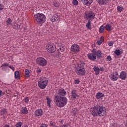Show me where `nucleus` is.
I'll return each mask as SVG.
<instances>
[{"mask_svg": "<svg viewBox=\"0 0 127 127\" xmlns=\"http://www.w3.org/2000/svg\"><path fill=\"white\" fill-rule=\"evenodd\" d=\"M81 1L84 4H85V5L89 6V5L92 4L94 0H81Z\"/></svg>", "mask_w": 127, "mask_h": 127, "instance_id": "16", "label": "nucleus"}, {"mask_svg": "<svg viewBox=\"0 0 127 127\" xmlns=\"http://www.w3.org/2000/svg\"><path fill=\"white\" fill-rule=\"evenodd\" d=\"M29 74H30V71L28 70V69H26L25 70V75L26 78H28L29 77Z\"/></svg>", "mask_w": 127, "mask_h": 127, "instance_id": "27", "label": "nucleus"}, {"mask_svg": "<svg viewBox=\"0 0 127 127\" xmlns=\"http://www.w3.org/2000/svg\"><path fill=\"white\" fill-rule=\"evenodd\" d=\"M3 8H4V5H3V4L0 3V11L2 10Z\"/></svg>", "mask_w": 127, "mask_h": 127, "instance_id": "42", "label": "nucleus"}, {"mask_svg": "<svg viewBox=\"0 0 127 127\" xmlns=\"http://www.w3.org/2000/svg\"><path fill=\"white\" fill-rule=\"evenodd\" d=\"M105 28L107 31H111L114 29V28L112 27V26L110 24L106 25Z\"/></svg>", "mask_w": 127, "mask_h": 127, "instance_id": "24", "label": "nucleus"}, {"mask_svg": "<svg viewBox=\"0 0 127 127\" xmlns=\"http://www.w3.org/2000/svg\"><path fill=\"white\" fill-rule=\"evenodd\" d=\"M61 122H62V121Z\"/></svg>", "mask_w": 127, "mask_h": 127, "instance_id": "55", "label": "nucleus"}, {"mask_svg": "<svg viewBox=\"0 0 127 127\" xmlns=\"http://www.w3.org/2000/svg\"><path fill=\"white\" fill-rule=\"evenodd\" d=\"M60 19V16L57 15H54L51 16L50 20L52 22H55V21H58Z\"/></svg>", "mask_w": 127, "mask_h": 127, "instance_id": "13", "label": "nucleus"}, {"mask_svg": "<svg viewBox=\"0 0 127 127\" xmlns=\"http://www.w3.org/2000/svg\"><path fill=\"white\" fill-rule=\"evenodd\" d=\"M9 66V64L4 63L1 65V67H2V69L4 68V67H8Z\"/></svg>", "mask_w": 127, "mask_h": 127, "instance_id": "36", "label": "nucleus"}, {"mask_svg": "<svg viewBox=\"0 0 127 127\" xmlns=\"http://www.w3.org/2000/svg\"><path fill=\"white\" fill-rule=\"evenodd\" d=\"M99 40H102V41H104V37L102 36L100 37V39Z\"/></svg>", "mask_w": 127, "mask_h": 127, "instance_id": "52", "label": "nucleus"}, {"mask_svg": "<svg viewBox=\"0 0 127 127\" xmlns=\"http://www.w3.org/2000/svg\"><path fill=\"white\" fill-rule=\"evenodd\" d=\"M109 77L112 81H118V79L120 78V75L118 71H114L113 73L110 75Z\"/></svg>", "mask_w": 127, "mask_h": 127, "instance_id": "8", "label": "nucleus"}, {"mask_svg": "<svg viewBox=\"0 0 127 127\" xmlns=\"http://www.w3.org/2000/svg\"><path fill=\"white\" fill-rule=\"evenodd\" d=\"M54 5L56 7H59V5H60V3H59L58 2H56V3H54Z\"/></svg>", "mask_w": 127, "mask_h": 127, "instance_id": "43", "label": "nucleus"}, {"mask_svg": "<svg viewBox=\"0 0 127 127\" xmlns=\"http://www.w3.org/2000/svg\"><path fill=\"white\" fill-rule=\"evenodd\" d=\"M90 112L93 117H104L107 114V109L104 106H94L90 109Z\"/></svg>", "mask_w": 127, "mask_h": 127, "instance_id": "1", "label": "nucleus"}, {"mask_svg": "<svg viewBox=\"0 0 127 127\" xmlns=\"http://www.w3.org/2000/svg\"><path fill=\"white\" fill-rule=\"evenodd\" d=\"M43 115V111L41 109H37L35 112V116L36 117H41Z\"/></svg>", "mask_w": 127, "mask_h": 127, "instance_id": "14", "label": "nucleus"}, {"mask_svg": "<svg viewBox=\"0 0 127 127\" xmlns=\"http://www.w3.org/2000/svg\"><path fill=\"white\" fill-rule=\"evenodd\" d=\"M86 26L88 29H92V27H91V21L90 20H88Z\"/></svg>", "mask_w": 127, "mask_h": 127, "instance_id": "28", "label": "nucleus"}, {"mask_svg": "<svg viewBox=\"0 0 127 127\" xmlns=\"http://www.w3.org/2000/svg\"><path fill=\"white\" fill-rule=\"evenodd\" d=\"M105 27L104 25H101L99 28V32L100 33H103L105 30Z\"/></svg>", "mask_w": 127, "mask_h": 127, "instance_id": "29", "label": "nucleus"}, {"mask_svg": "<svg viewBox=\"0 0 127 127\" xmlns=\"http://www.w3.org/2000/svg\"><path fill=\"white\" fill-rule=\"evenodd\" d=\"M35 19L37 21V24L40 25H42L43 23H44L46 21V17L43 13H38L34 15Z\"/></svg>", "mask_w": 127, "mask_h": 127, "instance_id": "4", "label": "nucleus"}, {"mask_svg": "<svg viewBox=\"0 0 127 127\" xmlns=\"http://www.w3.org/2000/svg\"><path fill=\"white\" fill-rule=\"evenodd\" d=\"M36 62L39 66H46L47 61L44 58L39 57L36 60Z\"/></svg>", "mask_w": 127, "mask_h": 127, "instance_id": "6", "label": "nucleus"}, {"mask_svg": "<svg viewBox=\"0 0 127 127\" xmlns=\"http://www.w3.org/2000/svg\"><path fill=\"white\" fill-rule=\"evenodd\" d=\"M75 71L77 75L79 76H84L86 74L85 69V64L84 63H79L75 67Z\"/></svg>", "mask_w": 127, "mask_h": 127, "instance_id": "3", "label": "nucleus"}, {"mask_svg": "<svg viewBox=\"0 0 127 127\" xmlns=\"http://www.w3.org/2000/svg\"><path fill=\"white\" fill-rule=\"evenodd\" d=\"M22 126V123H21V122H19L16 124L15 127H21Z\"/></svg>", "mask_w": 127, "mask_h": 127, "instance_id": "35", "label": "nucleus"}, {"mask_svg": "<svg viewBox=\"0 0 127 127\" xmlns=\"http://www.w3.org/2000/svg\"><path fill=\"white\" fill-rule=\"evenodd\" d=\"M95 49H93L92 53H89L87 54V57L91 61H95L97 59V56L96 54H95Z\"/></svg>", "mask_w": 127, "mask_h": 127, "instance_id": "9", "label": "nucleus"}, {"mask_svg": "<svg viewBox=\"0 0 127 127\" xmlns=\"http://www.w3.org/2000/svg\"><path fill=\"white\" fill-rule=\"evenodd\" d=\"M106 61H112V57H111V56H108L107 57Z\"/></svg>", "mask_w": 127, "mask_h": 127, "instance_id": "40", "label": "nucleus"}, {"mask_svg": "<svg viewBox=\"0 0 127 127\" xmlns=\"http://www.w3.org/2000/svg\"><path fill=\"white\" fill-rule=\"evenodd\" d=\"M100 5H105L109 2V0H96Z\"/></svg>", "mask_w": 127, "mask_h": 127, "instance_id": "18", "label": "nucleus"}, {"mask_svg": "<svg viewBox=\"0 0 127 127\" xmlns=\"http://www.w3.org/2000/svg\"><path fill=\"white\" fill-rule=\"evenodd\" d=\"M95 54L98 59L102 57V51L100 50H98L96 52V49H95Z\"/></svg>", "mask_w": 127, "mask_h": 127, "instance_id": "20", "label": "nucleus"}, {"mask_svg": "<svg viewBox=\"0 0 127 127\" xmlns=\"http://www.w3.org/2000/svg\"><path fill=\"white\" fill-rule=\"evenodd\" d=\"M59 95L60 96H65L66 95V91L63 89H61L59 90Z\"/></svg>", "mask_w": 127, "mask_h": 127, "instance_id": "22", "label": "nucleus"}, {"mask_svg": "<svg viewBox=\"0 0 127 127\" xmlns=\"http://www.w3.org/2000/svg\"><path fill=\"white\" fill-rule=\"evenodd\" d=\"M3 127H10L9 126V125L6 124L3 126Z\"/></svg>", "mask_w": 127, "mask_h": 127, "instance_id": "53", "label": "nucleus"}, {"mask_svg": "<svg viewBox=\"0 0 127 127\" xmlns=\"http://www.w3.org/2000/svg\"><path fill=\"white\" fill-rule=\"evenodd\" d=\"M46 50L49 53L55 52V45L53 44H48L46 46Z\"/></svg>", "mask_w": 127, "mask_h": 127, "instance_id": "7", "label": "nucleus"}, {"mask_svg": "<svg viewBox=\"0 0 127 127\" xmlns=\"http://www.w3.org/2000/svg\"><path fill=\"white\" fill-rule=\"evenodd\" d=\"M20 113L26 115L27 114H28V110H27V108H26V107H23L21 109Z\"/></svg>", "mask_w": 127, "mask_h": 127, "instance_id": "19", "label": "nucleus"}, {"mask_svg": "<svg viewBox=\"0 0 127 127\" xmlns=\"http://www.w3.org/2000/svg\"><path fill=\"white\" fill-rule=\"evenodd\" d=\"M7 114V111L5 109H3L1 110V115H6Z\"/></svg>", "mask_w": 127, "mask_h": 127, "instance_id": "32", "label": "nucleus"}, {"mask_svg": "<svg viewBox=\"0 0 127 127\" xmlns=\"http://www.w3.org/2000/svg\"><path fill=\"white\" fill-rule=\"evenodd\" d=\"M14 77L15 79H19V71H16L14 72Z\"/></svg>", "mask_w": 127, "mask_h": 127, "instance_id": "30", "label": "nucleus"}, {"mask_svg": "<svg viewBox=\"0 0 127 127\" xmlns=\"http://www.w3.org/2000/svg\"><path fill=\"white\" fill-rule=\"evenodd\" d=\"M54 102L57 107H58L59 108H63L64 107H65V105H67L68 99H67L66 97L56 95L54 97Z\"/></svg>", "mask_w": 127, "mask_h": 127, "instance_id": "2", "label": "nucleus"}, {"mask_svg": "<svg viewBox=\"0 0 127 127\" xmlns=\"http://www.w3.org/2000/svg\"><path fill=\"white\" fill-rule=\"evenodd\" d=\"M60 127H68V126L66 125H63L61 126Z\"/></svg>", "mask_w": 127, "mask_h": 127, "instance_id": "50", "label": "nucleus"}, {"mask_svg": "<svg viewBox=\"0 0 127 127\" xmlns=\"http://www.w3.org/2000/svg\"><path fill=\"white\" fill-rule=\"evenodd\" d=\"M103 97H105V95L101 92H98L96 94L97 99H101V98H103Z\"/></svg>", "mask_w": 127, "mask_h": 127, "instance_id": "25", "label": "nucleus"}, {"mask_svg": "<svg viewBox=\"0 0 127 127\" xmlns=\"http://www.w3.org/2000/svg\"><path fill=\"white\" fill-rule=\"evenodd\" d=\"M74 83L75 84H76V85H78V84H79L80 83V81L78 79L77 80H74Z\"/></svg>", "mask_w": 127, "mask_h": 127, "instance_id": "47", "label": "nucleus"}, {"mask_svg": "<svg viewBox=\"0 0 127 127\" xmlns=\"http://www.w3.org/2000/svg\"><path fill=\"white\" fill-rule=\"evenodd\" d=\"M93 70L94 72H95L96 75H99L100 73V68L98 66H94Z\"/></svg>", "mask_w": 127, "mask_h": 127, "instance_id": "23", "label": "nucleus"}, {"mask_svg": "<svg viewBox=\"0 0 127 127\" xmlns=\"http://www.w3.org/2000/svg\"><path fill=\"white\" fill-rule=\"evenodd\" d=\"M119 78L121 80H126L127 79V72L125 71H121L119 75Z\"/></svg>", "mask_w": 127, "mask_h": 127, "instance_id": "15", "label": "nucleus"}, {"mask_svg": "<svg viewBox=\"0 0 127 127\" xmlns=\"http://www.w3.org/2000/svg\"><path fill=\"white\" fill-rule=\"evenodd\" d=\"M11 22H12V21L10 18H8L6 21L7 25H10V24H11Z\"/></svg>", "mask_w": 127, "mask_h": 127, "instance_id": "33", "label": "nucleus"}, {"mask_svg": "<svg viewBox=\"0 0 127 127\" xmlns=\"http://www.w3.org/2000/svg\"><path fill=\"white\" fill-rule=\"evenodd\" d=\"M108 45L109 46H113V45H114V42L111 41L108 42Z\"/></svg>", "mask_w": 127, "mask_h": 127, "instance_id": "44", "label": "nucleus"}, {"mask_svg": "<svg viewBox=\"0 0 127 127\" xmlns=\"http://www.w3.org/2000/svg\"><path fill=\"white\" fill-rule=\"evenodd\" d=\"M21 27H22V24L19 22L14 23V28L15 29H20Z\"/></svg>", "mask_w": 127, "mask_h": 127, "instance_id": "21", "label": "nucleus"}, {"mask_svg": "<svg viewBox=\"0 0 127 127\" xmlns=\"http://www.w3.org/2000/svg\"><path fill=\"white\" fill-rule=\"evenodd\" d=\"M78 3H79V2H78V0H72V4H73V5H77Z\"/></svg>", "mask_w": 127, "mask_h": 127, "instance_id": "37", "label": "nucleus"}, {"mask_svg": "<svg viewBox=\"0 0 127 127\" xmlns=\"http://www.w3.org/2000/svg\"><path fill=\"white\" fill-rule=\"evenodd\" d=\"M124 8L123 7V6L121 5V6H117V10L118 11H119V12H122V11H123V10H124Z\"/></svg>", "mask_w": 127, "mask_h": 127, "instance_id": "31", "label": "nucleus"}, {"mask_svg": "<svg viewBox=\"0 0 127 127\" xmlns=\"http://www.w3.org/2000/svg\"><path fill=\"white\" fill-rule=\"evenodd\" d=\"M104 41H103V40H98V41H97V42H96V43H97V44L98 45H101V44H102V43H103V42Z\"/></svg>", "mask_w": 127, "mask_h": 127, "instance_id": "38", "label": "nucleus"}, {"mask_svg": "<svg viewBox=\"0 0 127 127\" xmlns=\"http://www.w3.org/2000/svg\"><path fill=\"white\" fill-rule=\"evenodd\" d=\"M50 127H56L55 125H54V124L53 123H50Z\"/></svg>", "mask_w": 127, "mask_h": 127, "instance_id": "49", "label": "nucleus"}, {"mask_svg": "<svg viewBox=\"0 0 127 127\" xmlns=\"http://www.w3.org/2000/svg\"><path fill=\"white\" fill-rule=\"evenodd\" d=\"M37 74H40L41 73V69L39 68H38L36 71Z\"/></svg>", "mask_w": 127, "mask_h": 127, "instance_id": "45", "label": "nucleus"}, {"mask_svg": "<svg viewBox=\"0 0 127 127\" xmlns=\"http://www.w3.org/2000/svg\"><path fill=\"white\" fill-rule=\"evenodd\" d=\"M79 110L76 108H73L70 111V114L72 116H77Z\"/></svg>", "mask_w": 127, "mask_h": 127, "instance_id": "17", "label": "nucleus"}, {"mask_svg": "<svg viewBox=\"0 0 127 127\" xmlns=\"http://www.w3.org/2000/svg\"><path fill=\"white\" fill-rule=\"evenodd\" d=\"M8 67H9V68H10V69H11V70H12V71H14V70H15L14 67H13V66H11V65H9Z\"/></svg>", "mask_w": 127, "mask_h": 127, "instance_id": "48", "label": "nucleus"}, {"mask_svg": "<svg viewBox=\"0 0 127 127\" xmlns=\"http://www.w3.org/2000/svg\"><path fill=\"white\" fill-rule=\"evenodd\" d=\"M115 126H116V127H124L123 125L115 124Z\"/></svg>", "mask_w": 127, "mask_h": 127, "instance_id": "46", "label": "nucleus"}, {"mask_svg": "<svg viewBox=\"0 0 127 127\" xmlns=\"http://www.w3.org/2000/svg\"><path fill=\"white\" fill-rule=\"evenodd\" d=\"M48 85V80L46 78H41L38 82V86L40 89L43 90Z\"/></svg>", "mask_w": 127, "mask_h": 127, "instance_id": "5", "label": "nucleus"}, {"mask_svg": "<svg viewBox=\"0 0 127 127\" xmlns=\"http://www.w3.org/2000/svg\"><path fill=\"white\" fill-rule=\"evenodd\" d=\"M23 101H24L25 103H28L29 102V99H28V97H26L24 98Z\"/></svg>", "mask_w": 127, "mask_h": 127, "instance_id": "41", "label": "nucleus"}, {"mask_svg": "<svg viewBox=\"0 0 127 127\" xmlns=\"http://www.w3.org/2000/svg\"><path fill=\"white\" fill-rule=\"evenodd\" d=\"M114 53L116 55H117V56H120V55H121V51H120V50H116Z\"/></svg>", "mask_w": 127, "mask_h": 127, "instance_id": "34", "label": "nucleus"}, {"mask_svg": "<svg viewBox=\"0 0 127 127\" xmlns=\"http://www.w3.org/2000/svg\"><path fill=\"white\" fill-rule=\"evenodd\" d=\"M71 94L72 100H76L77 98H79V95L77 94V91H76V90H72Z\"/></svg>", "mask_w": 127, "mask_h": 127, "instance_id": "12", "label": "nucleus"}, {"mask_svg": "<svg viewBox=\"0 0 127 127\" xmlns=\"http://www.w3.org/2000/svg\"><path fill=\"white\" fill-rule=\"evenodd\" d=\"M3 95V92H2V91L0 90V96H2Z\"/></svg>", "mask_w": 127, "mask_h": 127, "instance_id": "51", "label": "nucleus"}, {"mask_svg": "<svg viewBox=\"0 0 127 127\" xmlns=\"http://www.w3.org/2000/svg\"><path fill=\"white\" fill-rule=\"evenodd\" d=\"M70 50L72 52L78 53L80 51V47L78 45L74 44L71 46Z\"/></svg>", "mask_w": 127, "mask_h": 127, "instance_id": "10", "label": "nucleus"}, {"mask_svg": "<svg viewBox=\"0 0 127 127\" xmlns=\"http://www.w3.org/2000/svg\"><path fill=\"white\" fill-rule=\"evenodd\" d=\"M46 100L47 102V106L49 108H51V99L49 97H46Z\"/></svg>", "mask_w": 127, "mask_h": 127, "instance_id": "26", "label": "nucleus"}, {"mask_svg": "<svg viewBox=\"0 0 127 127\" xmlns=\"http://www.w3.org/2000/svg\"><path fill=\"white\" fill-rule=\"evenodd\" d=\"M60 50L61 51V52H63L64 50H65V47L62 46V47H60Z\"/></svg>", "mask_w": 127, "mask_h": 127, "instance_id": "39", "label": "nucleus"}, {"mask_svg": "<svg viewBox=\"0 0 127 127\" xmlns=\"http://www.w3.org/2000/svg\"><path fill=\"white\" fill-rule=\"evenodd\" d=\"M22 127H28V126H27V125H25L23 126Z\"/></svg>", "mask_w": 127, "mask_h": 127, "instance_id": "54", "label": "nucleus"}, {"mask_svg": "<svg viewBox=\"0 0 127 127\" xmlns=\"http://www.w3.org/2000/svg\"><path fill=\"white\" fill-rule=\"evenodd\" d=\"M85 17L86 19H89V20H93L95 18V13L92 12H89V13H86L85 14Z\"/></svg>", "mask_w": 127, "mask_h": 127, "instance_id": "11", "label": "nucleus"}]
</instances>
